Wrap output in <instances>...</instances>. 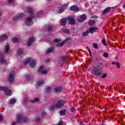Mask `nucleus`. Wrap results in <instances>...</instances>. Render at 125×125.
<instances>
[{
  "instance_id": "1",
  "label": "nucleus",
  "mask_w": 125,
  "mask_h": 125,
  "mask_svg": "<svg viewBox=\"0 0 125 125\" xmlns=\"http://www.w3.org/2000/svg\"><path fill=\"white\" fill-rule=\"evenodd\" d=\"M8 51H9V45L7 44L4 47V53H0V63H1V64H3L4 65L7 64L6 61L4 59V56L5 54L8 53Z\"/></svg>"
},
{
  "instance_id": "2",
  "label": "nucleus",
  "mask_w": 125,
  "mask_h": 125,
  "mask_svg": "<svg viewBox=\"0 0 125 125\" xmlns=\"http://www.w3.org/2000/svg\"><path fill=\"white\" fill-rule=\"evenodd\" d=\"M65 101L64 100H61L58 101L56 103H54L49 108V111H54L55 109L61 108L64 106Z\"/></svg>"
},
{
  "instance_id": "3",
  "label": "nucleus",
  "mask_w": 125,
  "mask_h": 125,
  "mask_svg": "<svg viewBox=\"0 0 125 125\" xmlns=\"http://www.w3.org/2000/svg\"><path fill=\"white\" fill-rule=\"evenodd\" d=\"M27 12L30 13L31 16L27 18L25 23L27 26H32L33 25V21H32V19L34 18V14H33V10L31 6L27 7Z\"/></svg>"
},
{
  "instance_id": "4",
  "label": "nucleus",
  "mask_w": 125,
  "mask_h": 125,
  "mask_svg": "<svg viewBox=\"0 0 125 125\" xmlns=\"http://www.w3.org/2000/svg\"><path fill=\"white\" fill-rule=\"evenodd\" d=\"M67 20L69 21V24H70L71 25H74V24L76 23V21H75L74 19L71 17H68L66 19H62L61 20V23L62 25L65 26L66 25V23L67 22Z\"/></svg>"
},
{
  "instance_id": "5",
  "label": "nucleus",
  "mask_w": 125,
  "mask_h": 125,
  "mask_svg": "<svg viewBox=\"0 0 125 125\" xmlns=\"http://www.w3.org/2000/svg\"><path fill=\"white\" fill-rule=\"evenodd\" d=\"M24 65H27L29 64L31 68H34L36 66V62L32 59L27 58L23 62Z\"/></svg>"
},
{
  "instance_id": "6",
  "label": "nucleus",
  "mask_w": 125,
  "mask_h": 125,
  "mask_svg": "<svg viewBox=\"0 0 125 125\" xmlns=\"http://www.w3.org/2000/svg\"><path fill=\"white\" fill-rule=\"evenodd\" d=\"M97 31V28L96 27H91L89 30H87L85 32L83 33V37H86L88 35V34L90 33L91 34H93L94 32Z\"/></svg>"
},
{
  "instance_id": "7",
  "label": "nucleus",
  "mask_w": 125,
  "mask_h": 125,
  "mask_svg": "<svg viewBox=\"0 0 125 125\" xmlns=\"http://www.w3.org/2000/svg\"><path fill=\"white\" fill-rule=\"evenodd\" d=\"M0 90L4 91L6 95H7L8 96H10V95H11V91L8 90V89L5 87L0 86Z\"/></svg>"
},
{
  "instance_id": "8",
  "label": "nucleus",
  "mask_w": 125,
  "mask_h": 125,
  "mask_svg": "<svg viewBox=\"0 0 125 125\" xmlns=\"http://www.w3.org/2000/svg\"><path fill=\"white\" fill-rule=\"evenodd\" d=\"M70 38H67L64 41H63L62 42L60 43V40H58V39H55L54 40V42L56 43H58L57 44V45L58 46H62V45H63V44H64V43H65L66 42H67V41H68V40H69Z\"/></svg>"
},
{
  "instance_id": "9",
  "label": "nucleus",
  "mask_w": 125,
  "mask_h": 125,
  "mask_svg": "<svg viewBox=\"0 0 125 125\" xmlns=\"http://www.w3.org/2000/svg\"><path fill=\"white\" fill-rule=\"evenodd\" d=\"M17 119L18 120V123H20L21 122H27V118L25 117H22L20 115H19Z\"/></svg>"
},
{
  "instance_id": "10",
  "label": "nucleus",
  "mask_w": 125,
  "mask_h": 125,
  "mask_svg": "<svg viewBox=\"0 0 125 125\" xmlns=\"http://www.w3.org/2000/svg\"><path fill=\"white\" fill-rule=\"evenodd\" d=\"M23 16H24V14H19L13 17V20H14V21H17V20H19V19H20L21 17H23Z\"/></svg>"
},
{
  "instance_id": "11",
  "label": "nucleus",
  "mask_w": 125,
  "mask_h": 125,
  "mask_svg": "<svg viewBox=\"0 0 125 125\" xmlns=\"http://www.w3.org/2000/svg\"><path fill=\"white\" fill-rule=\"evenodd\" d=\"M92 72L96 76H99L101 74V70L98 68H95L92 71Z\"/></svg>"
},
{
  "instance_id": "12",
  "label": "nucleus",
  "mask_w": 125,
  "mask_h": 125,
  "mask_svg": "<svg viewBox=\"0 0 125 125\" xmlns=\"http://www.w3.org/2000/svg\"><path fill=\"white\" fill-rule=\"evenodd\" d=\"M85 19H86V16L85 14H83L80 16V19L78 20V22H79V23H82V22H83Z\"/></svg>"
},
{
  "instance_id": "13",
  "label": "nucleus",
  "mask_w": 125,
  "mask_h": 125,
  "mask_svg": "<svg viewBox=\"0 0 125 125\" xmlns=\"http://www.w3.org/2000/svg\"><path fill=\"white\" fill-rule=\"evenodd\" d=\"M44 67L43 66H41L38 69V71L40 72V73H41V74H43L44 75H45L47 73L46 71H44Z\"/></svg>"
},
{
  "instance_id": "14",
  "label": "nucleus",
  "mask_w": 125,
  "mask_h": 125,
  "mask_svg": "<svg viewBox=\"0 0 125 125\" xmlns=\"http://www.w3.org/2000/svg\"><path fill=\"white\" fill-rule=\"evenodd\" d=\"M14 76H15V72L13 71L10 73V76L9 77V82H13V80H14Z\"/></svg>"
},
{
  "instance_id": "15",
  "label": "nucleus",
  "mask_w": 125,
  "mask_h": 125,
  "mask_svg": "<svg viewBox=\"0 0 125 125\" xmlns=\"http://www.w3.org/2000/svg\"><path fill=\"white\" fill-rule=\"evenodd\" d=\"M61 91H62V87L57 86L54 89V92H56V93H58V92H61Z\"/></svg>"
},
{
  "instance_id": "16",
  "label": "nucleus",
  "mask_w": 125,
  "mask_h": 125,
  "mask_svg": "<svg viewBox=\"0 0 125 125\" xmlns=\"http://www.w3.org/2000/svg\"><path fill=\"white\" fill-rule=\"evenodd\" d=\"M34 41H35V38H29L27 41V44L28 46L31 45L32 42H34Z\"/></svg>"
},
{
  "instance_id": "17",
  "label": "nucleus",
  "mask_w": 125,
  "mask_h": 125,
  "mask_svg": "<svg viewBox=\"0 0 125 125\" xmlns=\"http://www.w3.org/2000/svg\"><path fill=\"white\" fill-rule=\"evenodd\" d=\"M70 10L73 11H79L80 9L76 6H72L70 7Z\"/></svg>"
},
{
  "instance_id": "18",
  "label": "nucleus",
  "mask_w": 125,
  "mask_h": 125,
  "mask_svg": "<svg viewBox=\"0 0 125 125\" xmlns=\"http://www.w3.org/2000/svg\"><path fill=\"white\" fill-rule=\"evenodd\" d=\"M68 7V5H64L60 10V13H62V12H64V9H66Z\"/></svg>"
},
{
  "instance_id": "19",
  "label": "nucleus",
  "mask_w": 125,
  "mask_h": 125,
  "mask_svg": "<svg viewBox=\"0 0 125 125\" xmlns=\"http://www.w3.org/2000/svg\"><path fill=\"white\" fill-rule=\"evenodd\" d=\"M112 64H113V65H116L118 69H120V68H121V64H120V62H112Z\"/></svg>"
},
{
  "instance_id": "20",
  "label": "nucleus",
  "mask_w": 125,
  "mask_h": 125,
  "mask_svg": "<svg viewBox=\"0 0 125 125\" xmlns=\"http://www.w3.org/2000/svg\"><path fill=\"white\" fill-rule=\"evenodd\" d=\"M53 50H54V48L51 47L46 51V53L48 54V53H51V52H53Z\"/></svg>"
},
{
  "instance_id": "21",
  "label": "nucleus",
  "mask_w": 125,
  "mask_h": 125,
  "mask_svg": "<svg viewBox=\"0 0 125 125\" xmlns=\"http://www.w3.org/2000/svg\"><path fill=\"white\" fill-rule=\"evenodd\" d=\"M6 39H7V36L3 35L0 37V41H4Z\"/></svg>"
},
{
  "instance_id": "22",
  "label": "nucleus",
  "mask_w": 125,
  "mask_h": 125,
  "mask_svg": "<svg viewBox=\"0 0 125 125\" xmlns=\"http://www.w3.org/2000/svg\"><path fill=\"white\" fill-rule=\"evenodd\" d=\"M16 101V100L15 99H11L9 100V102L10 104H14Z\"/></svg>"
},
{
  "instance_id": "23",
  "label": "nucleus",
  "mask_w": 125,
  "mask_h": 125,
  "mask_svg": "<svg viewBox=\"0 0 125 125\" xmlns=\"http://www.w3.org/2000/svg\"><path fill=\"white\" fill-rule=\"evenodd\" d=\"M23 53V49H20L17 52V55H21Z\"/></svg>"
},
{
  "instance_id": "24",
  "label": "nucleus",
  "mask_w": 125,
  "mask_h": 125,
  "mask_svg": "<svg viewBox=\"0 0 125 125\" xmlns=\"http://www.w3.org/2000/svg\"><path fill=\"white\" fill-rule=\"evenodd\" d=\"M109 10H110V7H107L103 12V14H105V13H107V12H108Z\"/></svg>"
},
{
  "instance_id": "25",
  "label": "nucleus",
  "mask_w": 125,
  "mask_h": 125,
  "mask_svg": "<svg viewBox=\"0 0 125 125\" xmlns=\"http://www.w3.org/2000/svg\"><path fill=\"white\" fill-rule=\"evenodd\" d=\"M43 83V82L42 81H38L37 82V86H41L42 84Z\"/></svg>"
},
{
  "instance_id": "26",
  "label": "nucleus",
  "mask_w": 125,
  "mask_h": 125,
  "mask_svg": "<svg viewBox=\"0 0 125 125\" xmlns=\"http://www.w3.org/2000/svg\"><path fill=\"white\" fill-rule=\"evenodd\" d=\"M66 112V110L63 109L60 112V114L61 116H64V114H65Z\"/></svg>"
},
{
  "instance_id": "27",
  "label": "nucleus",
  "mask_w": 125,
  "mask_h": 125,
  "mask_svg": "<svg viewBox=\"0 0 125 125\" xmlns=\"http://www.w3.org/2000/svg\"><path fill=\"white\" fill-rule=\"evenodd\" d=\"M51 90H52V86L48 87L46 89V91H47V92H49V91H51Z\"/></svg>"
},
{
  "instance_id": "28",
  "label": "nucleus",
  "mask_w": 125,
  "mask_h": 125,
  "mask_svg": "<svg viewBox=\"0 0 125 125\" xmlns=\"http://www.w3.org/2000/svg\"><path fill=\"white\" fill-rule=\"evenodd\" d=\"M102 43H103L104 45H107V42H106V39H103L102 40Z\"/></svg>"
},
{
  "instance_id": "29",
  "label": "nucleus",
  "mask_w": 125,
  "mask_h": 125,
  "mask_svg": "<svg viewBox=\"0 0 125 125\" xmlns=\"http://www.w3.org/2000/svg\"><path fill=\"white\" fill-rule=\"evenodd\" d=\"M95 23V21H89V25H90L91 26H92V25H93Z\"/></svg>"
},
{
  "instance_id": "30",
  "label": "nucleus",
  "mask_w": 125,
  "mask_h": 125,
  "mask_svg": "<svg viewBox=\"0 0 125 125\" xmlns=\"http://www.w3.org/2000/svg\"><path fill=\"white\" fill-rule=\"evenodd\" d=\"M12 42H18V39L16 38H12Z\"/></svg>"
},
{
  "instance_id": "31",
  "label": "nucleus",
  "mask_w": 125,
  "mask_h": 125,
  "mask_svg": "<svg viewBox=\"0 0 125 125\" xmlns=\"http://www.w3.org/2000/svg\"><path fill=\"white\" fill-rule=\"evenodd\" d=\"M103 56H104V57H105V58H108V57H109V54H108V53H104L103 54Z\"/></svg>"
},
{
  "instance_id": "32",
  "label": "nucleus",
  "mask_w": 125,
  "mask_h": 125,
  "mask_svg": "<svg viewBox=\"0 0 125 125\" xmlns=\"http://www.w3.org/2000/svg\"><path fill=\"white\" fill-rule=\"evenodd\" d=\"M47 30L48 31H51V30H52V27H51L50 25H48L47 28Z\"/></svg>"
},
{
  "instance_id": "33",
  "label": "nucleus",
  "mask_w": 125,
  "mask_h": 125,
  "mask_svg": "<svg viewBox=\"0 0 125 125\" xmlns=\"http://www.w3.org/2000/svg\"><path fill=\"white\" fill-rule=\"evenodd\" d=\"M42 11H41L37 13V17H40V15H42Z\"/></svg>"
},
{
  "instance_id": "34",
  "label": "nucleus",
  "mask_w": 125,
  "mask_h": 125,
  "mask_svg": "<svg viewBox=\"0 0 125 125\" xmlns=\"http://www.w3.org/2000/svg\"><path fill=\"white\" fill-rule=\"evenodd\" d=\"M101 78H103V79H105V78H107V74H104L102 76H101Z\"/></svg>"
},
{
  "instance_id": "35",
  "label": "nucleus",
  "mask_w": 125,
  "mask_h": 125,
  "mask_svg": "<svg viewBox=\"0 0 125 125\" xmlns=\"http://www.w3.org/2000/svg\"><path fill=\"white\" fill-rule=\"evenodd\" d=\"M93 46L94 48H98V45L96 43H94Z\"/></svg>"
},
{
  "instance_id": "36",
  "label": "nucleus",
  "mask_w": 125,
  "mask_h": 125,
  "mask_svg": "<svg viewBox=\"0 0 125 125\" xmlns=\"http://www.w3.org/2000/svg\"><path fill=\"white\" fill-rule=\"evenodd\" d=\"M87 50H88L90 55H91V51H90V49H89V48L88 47H86Z\"/></svg>"
},
{
  "instance_id": "37",
  "label": "nucleus",
  "mask_w": 125,
  "mask_h": 125,
  "mask_svg": "<svg viewBox=\"0 0 125 125\" xmlns=\"http://www.w3.org/2000/svg\"><path fill=\"white\" fill-rule=\"evenodd\" d=\"M62 59L63 62L66 61V57H62Z\"/></svg>"
},
{
  "instance_id": "38",
  "label": "nucleus",
  "mask_w": 125,
  "mask_h": 125,
  "mask_svg": "<svg viewBox=\"0 0 125 125\" xmlns=\"http://www.w3.org/2000/svg\"><path fill=\"white\" fill-rule=\"evenodd\" d=\"M37 101H39V99L36 98L34 99V101H32V102H37Z\"/></svg>"
},
{
  "instance_id": "39",
  "label": "nucleus",
  "mask_w": 125,
  "mask_h": 125,
  "mask_svg": "<svg viewBox=\"0 0 125 125\" xmlns=\"http://www.w3.org/2000/svg\"><path fill=\"white\" fill-rule=\"evenodd\" d=\"M69 30H68V29H65V30H64V33H66V34H68V33H69Z\"/></svg>"
},
{
  "instance_id": "40",
  "label": "nucleus",
  "mask_w": 125,
  "mask_h": 125,
  "mask_svg": "<svg viewBox=\"0 0 125 125\" xmlns=\"http://www.w3.org/2000/svg\"><path fill=\"white\" fill-rule=\"evenodd\" d=\"M70 111H71V112H75V108L74 107H72L70 109Z\"/></svg>"
},
{
  "instance_id": "41",
  "label": "nucleus",
  "mask_w": 125,
  "mask_h": 125,
  "mask_svg": "<svg viewBox=\"0 0 125 125\" xmlns=\"http://www.w3.org/2000/svg\"><path fill=\"white\" fill-rule=\"evenodd\" d=\"M57 125H63V122L62 121H60V123Z\"/></svg>"
},
{
  "instance_id": "42",
  "label": "nucleus",
  "mask_w": 125,
  "mask_h": 125,
  "mask_svg": "<svg viewBox=\"0 0 125 125\" xmlns=\"http://www.w3.org/2000/svg\"><path fill=\"white\" fill-rule=\"evenodd\" d=\"M2 119H3L2 116L0 115V122H1V121H2Z\"/></svg>"
},
{
  "instance_id": "43",
  "label": "nucleus",
  "mask_w": 125,
  "mask_h": 125,
  "mask_svg": "<svg viewBox=\"0 0 125 125\" xmlns=\"http://www.w3.org/2000/svg\"><path fill=\"white\" fill-rule=\"evenodd\" d=\"M42 116H45V115H46V113H45V112H42Z\"/></svg>"
},
{
  "instance_id": "44",
  "label": "nucleus",
  "mask_w": 125,
  "mask_h": 125,
  "mask_svg": "<svg viewBox=\"0 0 125 125\" xmlns=\"http://www.w3.org/2000/svg\"><path fill=\"white\" fill-rule=\"evenodd\" d=\"M12 1H13V0H8V2H9V3H11Z\"/></svg>"
},
{
  "instance_id": "45",
  "label": "nucleus",
  "mask_w": 125,
  "mask_h": 125,
  "mask_svg": "<svg viewBox=\"0 0 125 125\" xmlns=\"http://www.w3.org/2000/svg\"><path fill=\"white\" fill-rule=\"evenodd\" d=\"M37 122H40V118L37 119Z\"/></svg>"
},
{
  "instance_id": "46",
  "label": "nucleus",
  "mask_w": 125,
  "mask_h": 125,
  "mask_svg": "<svg viewBox=\"0 0 125 125\" xmlns=\"http://www.w3.org/2000/svg\"><path fill=\"white\" fill-rule=\"evenodd\" d=\"M16 124V123L15 122V123H13V125H15Z\"/></svg>"
},
{
  "instance_id": "47",
  "label": "nucleus",
  "mask_w": 125,
  "mask_h": 125,
  "mask_svg": "<svg viewBox=\"0 0 125 125\" xmlns=\"http://www.w3.org/2000/svg\"><path fill=\"white\" fill-rule=\"evenodd\" d=\"M27 1H30V0H27Z\"/></svg>"
},
{
  "instance_id": "48",
  "label": "nucleus",
  "mask_w": 125,
  "mask_h": 125,
  "mask_svg": "<svg viewBox=\"0 0 125 125\" xmlns=\"http://www.w3.org/2000/svg\"><path fill=\"white\" fill-rule=\"evenodd\" d=\"M95 18H97V16H95Z\"/></svg>"
},
{
  "instance_id": "49",
  "label": "nucleus",
  "mask_w": 125,
  "mask_h": 125,
  "mask_svg": "<svg viewBox=\"0 0 125 125\" xmlns=\"http://www.w3.org/2000/svg\"><path fill=\"white\" fill-rule=\"evenodd\" d=\"M102 125H104V124H102Z\"/></svg>"
}]
</instances>
